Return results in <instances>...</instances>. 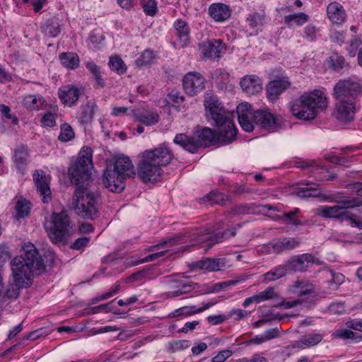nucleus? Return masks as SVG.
Masks as SVG:
<instances>
[{"label":"nucleus","mask_w":362,"mask_h":362,"mask_svg":"<svg viewBox=\"0 0 362 362\" xmlns=\"http://www.w3.org/2000/svg\"><path fill=\"white\" fill-rule=\"evenodd\" d=\"M153 59V53L150 50H145L136 59V64L139 66H145L151 62Z\"/></svg>","instance_id":"obj_53"},{"label":"nucleus","mask_w":362,"mask_h":362,"mask_svg":"<svg viewBox=\"0 0 362 362\" xmlns=\"http://www.w3.org/2000/svg\"><path fill=\"white\" fill-rule=\"evenodd\" d=\"M55 261L54 254L48 252L45 259L40 255L34 245L28 246L23 252L11 262L13 283H9L4 291L0 290V301L16 299L23 288H28L33 284L35 276H40L46 270V266L52 267Z\"/></svg>","instance_id":"obj_2"},{"label":"nucleus","mask_w":362,"mask_h":362,"mask_svg":"<svg viewBox=\"0 0 362 362\" xmlns=\"http://www.w3.org/2000/svg\"><path fill=\"white\" fill-rule=\"evenodd\" d=\"M81 111L77 116L78 120L83 124L90 122L95 115L97 105L93 102H88L81 107Z\"/></svg>","instance_id":"obj_35"},{"label":"nucleus","mask_w":362,"mask_h":362,"mask_svg":"<svg viewBox=\"0 0 362 362\" xmlns=\"http://www.w3.org/2000/svg\"><path fill=\"white\" fill-rule=\"evenodd\" d=\"M237 115L238 118L239 119L240 117H253V112L251 110V105L248 103H241L238 105L237 107Z\"/></svg>","instance_id":"obj_54"},{"label":"nucleus","mask_w":362,"mask_h":362,"mask_svg":"<svg viewBox=\"0 0 362 362\" xmlns=\"http://www.w3.org/2000/svg\"><path fill=\"white\" fill-rule=\"evenodd\" d=\"M171 288L173 291L167 293L168 298H175L182 294L189 293L194 288L191 284L189 277L182 276L180 279H173L170 281Z\"/></svg>","instance_id":"obj_21"},{"label":"nucleus","mask_w":362,"mask_h":362,"mask_svg":"<svg viewBox=\"0 0 362 362\" xmlns=\"http://www.w3.org/2000/svg\"><path fill=\"white\" fill-rule=\"evenodd\" d=\"M134 165L128 156L116 158L113 169L107 168L103 173V183L112 192H120L125 187L124 180L135 175Z\"/></svg>","instance_id":"obj_5"},{"label":"nucleus","mask_w":362,"mask_h":362,"mask_svg":"<svg viewBox=\"0 0 362 362\" xmlns=\"http://www.w3.org/2000/svg\"><path fill=\"white\" fill-rule=\"evenodd\" d=\"M14 209L16 211L14 218L16 220L28 218L30 215V202L26 199L21 198L16 201Z\"/></svg>","instance_id":"obj_38"},{"label":"nucleus","mask_w":362,"mask_h":362,"mask_svg":"<svg viewBox=\"0 0 362 362\" xmlns=\"http://www.w3.org/2000/svg\"><path fill=\"white\" fill-rule=\"evenodd\" d=\"M233 354L232 350L226 349L220 351L215 356L211 358V362H225Z\"/></svg>","instance_id":"obj_56"},{"label":"nucleus","mask_w":362,"mask_h":362,"mask_svg":"<svg viewBox=\"0 0 362 362\" xmlns=\"http://www.w3.org/2000/svg\"><path fill=\"white\" fill-rule=\"evenodd\" d=\"M40 122L43 126L52 127L56 124V118L53 113L47 112L42 117Z\"/></svg>","instance_id":"obj_58"},{"label":"nucleus","mask_w":362,"mask_h":362,"mask_svg":"<svg viewBox=\"0 0 362 362\" xmlns=\"http://www.w3.org/2000/svg\"><path fill=\"white\" fill-rule=\"evenodd\" d=\"M204 107L209 120L221 131V135L227 142H233L236 139L238 129L235 127L232 115L226 111L221 103L215 95L207 93L204 100Z\"/></svg>","instance_id":"obj_4"},{"label":"nucleus","mask_w":362,"mask_h":362,"mask_svg":"<svg viewBox=\"0 0 362 362\" xmlns=\"http://www.w3.org/2000/svg\"><path fill=\"white\" fill-rule=\"evenodd\" d=\"M238 122L244 131L250 132L253 130L255 122L252 117H240Z\"/></svg>","instance_id":"obj_52"},{"label":"nucleus","mask_w":362,"mask_h":362,"mask_svg":"<svg viewBox=\"0 0 362 362\" xmlns=\"http://www.w3.org/2000/svg\"><path fill=\"white\" fill-rule=\"evenodd\" d=\"M250 313L241 309H232L229 313L227 317H233L235 320H240L244 317L248 316Z\"/></svg>","instance_id":"obj_59"},{"label":"nucleus","mask_w":362,"mask_h":362,"mask_svg":"<svg viewBox=\"0 0 362 362\" xmlns=\"http://www.w3.org/2000/svg\"><path fill=\"white\" fill-rule=\"evenodd\" d=\"M146 274L147 272L145 270L139 271L128 276L126 279V282L129 284L142 280L146 277Z\"/></svg>","instance_id":"obj_63"},{"label":"nucleus","mask_w":362,"mask_h":362,"mask_svg":"<svg viewBox=\"0 0 362 362\" xmlns=\"http://www.w3.org/2000/svg\"><path fill=\"white\" fill-rule=\"evenodd\" d=\"M14 162L20 171H23L28 163L29 150L27 146L21 145L14 150Z\"/></svg>","instance_id":"obj_31"},{"label":"nucleus","mask_w":362,"mask_h":362,"mask_svg":"<svg viewBox=\"0 0 362 362\" xmlns=\"http://www.w3.org/2000/svg\"><path fill=\"white\" fill-rule=\"evenodd\" d=\"M137 120L146 126L155 124L159 121V115L156 112L140 114L136 117Z\"/></svg>","instance_id":"obj_46"},{"label":"nucleus","mask_w":362,"mask_h":362,"mask_svg":"<svg viewBox=\"0 0 362 362\" xmlns=\"http://www.w3.org/2000/svg\"><path fill=\"white\" fill-rule=\"evenodd\" d=\"M173 154L164 145L146 150L138 156L137 175L144 182H155L163 175V167L173 160Z\"/></svg>","instance_id":"obj_3"},{"label":"nucleus","mask_w":362,"mask_h":362,"mask_svg":"<svg viewBox=\"0 0 362 362\" xmlns=\"http://www.w3.org/2000/svg\"><path fill=\"white\" fill-rule=\"evenodd\" d=\"M247 22L251 28L262 26L266 23V13L264 10H252L247 17Z\"/></svg>","instance_id":"obj_40"},{"label":"nucleus","mask_w":362,"mask_h":362,"mask_svg":"<svg viewBox=\"0 0 362 362\" xmlns=\"http://www.w3.org/2000/svg\"><path fill=\"white\" fill-rule=\"evenodd\" d=\"M291 86L288 77H283L270 81L267 86V98L270 101L276 100L279 95Z\"/></svg>","instance_id":"obj_17"},{"label":"nucleus","mask_w":362,"mask_h":362,"mask_svg":"<svg viewBox=\"0 0 362 362\" xmlns=\"http://www.w3.org/2000/svg\"><path fill=\"white\" fill-rule=\"evenodd\" d=\"M300 210L298 208L294 209L291 211L285 212L281 216L279 217V220L282 221L285 224L291 226H301L303 224L300 217L298 216Z\"/></svg>","instance_id":"obj_41"},{"label":"nucleus","mask_w":362,"mask_h":362,"mask_svg":"<svg viewBox=\"0 0 362 362\" xmlns=\"http://www.w3.org/2000/svg\"><path fill=\"white\" fill-rule=\"evenodd\" d=\"M226 267V259L224 258H204L201 260L193 262L192 269H202L209 272H215L221 269Z\"/></svg>","instance_id":"obj_22"},{"label":"nucleus","mask_w":362,"mask_h":362,"mask_svg":"<svg viewBox=\"0 0 362 362\" xmlns=\"http://www.w3.org/2000/svg\"><path fill=\"white\" fill-rule=\"evenodd\" d=\"M75 137V133L72 127L68 123H64L60 127V134L58 139L63 142L71 141Z\"/></svg>","instance_id":"obj_45"},{"label":"nucleus","mask_w":362,"mask_h":362,"mask_svg":"<svg viewBox=\"0 0 362 362\" xmlns=\"http://www.w3.org/2000/svg\"><path fill=\"white\" fill-rule=\"evenodd\" d=\"M23 105L28 110L37 111L45 109L47 103L40 95H28L23 99Z\"/></svg>","instance_id":"obj_32"},{"label":"nucleus","mask_w":362,"mask_h":362,"mask_svg":"<svg viewBox=\"0 0 362 362\" xmlns=\"http://www.w3.org/2000/svg\"><path fill=\"white\" fill-rule=\"evenodd\" d=\"M362 86L356 81L351 79L339 81L334 86V94L337 99L354 100L361 93Z\"/></svg>","instance_id":"obj_9"},{"label":"nucleus","mask_w":362,"mask_h":362,"mask_svg":"<svg viewBox=\"0 0 362 362\" xmlns=\"http://www.w3.org/2000/svg\"><path fill=\"white\" fill-rule=\"evenodd\" d=\"M173 142L192 153H196L199 149L198 142L196 141L194 133L192 136L182 133L177 134L173 139Z\"/></svg>","instance_id":"obj_25"},{"label":"nucleus","mask_w":362,"mask_h":362,"mask_svg":"<svg viewBox=\"0 0 362 362\" xmlns=\"http://www.w3.org/2000/svg\"><path fill=\"white\" fill-rule=\"evenodd\" d=\"M0 111L1 114L4 115L7 119H11L13 124H18V119L16 116H13L10 114L11 108L8 106L4 104L1 105Z\"/></svg>","instance_id":"obj_62"},{"label":"nucleus","mask_w":362,"mask_h":362,"mask_svg":"<svg viewBox=\"0 0 362 362\" xmlns=\"http://www.w3.org/2000/svg\"><path fill=\"white\" fill-rule=\"evenodd\" d=\"M37 190L44 203H49L52 199V192L49 187L48 177L42 170H37L33 175Z\"/></svg>","instance_id":"obj_15"},{"label":"nucleus","mask_w":362,"mask_h":362,"mask_svg":"<svg viewBox=\"0 0 362 362\" xmlns=\"http://www.w3.org/2000/svg\"><path fill=\"white\" fill-rule=\"evenodd\" d=\"M290 293L295 294L298 297L308 296L306 298L308 303H315L317 298L316 293L314 291V286L312 284L305 280H296L288 288Z\"/></svg>","instance_id":"obj_14"},{"label":"nucleus","mask_w":362,"mask_h":362,"mask_svg":"<svg viewBox=\"0 0 362 362\" xmlns=\"http://www.w3.org/2000/svg\"><path fill=\"white\" fill-rule=\"evenodd\" d=\"M243 90L248 95L258 93L262 89L261 79L255 76H246L240 83Z\"/></svg>","instance_id":"obj_26"},{"label":"nucleus","mask_w":362,"mask_h":362,"mask_svg":"<svg viewBox=\"0 0 362 362\" xmlns=\"http://www.w3.org/2000/svg\"><path fill=\"white\" fill-rule=\"evenodd\" d=\"M85 64L95 81L94 88L96 89L104 88L105 82L101 75L100 68L92 60L86 62Z\"/></svg>","instance_id":"obj_34"},{"label":"nucleus","mask_w":362,"mask_h":362,"mask_svg":"<svg viewBox=\"0 0 362 362\" xmlns=\"http://www.w3.org/2000/svg\"><path fill=\"white\" fill-rule=\"evenodd\" d=\"M83 90L74 85L62 86L58 90V97L64 105L69 107L76 105Z\"/></svg>","instance_id":"obj_13"},{"label":"nucleus","mask_w":362,"mask_h":362,"mask_svg":"<svg viewBox=\"0 0 362 362\" xmlns=\"http://www.w3.org/2000/svg\"><path fill=\"white\" fill-rule=\"evenodd\" d=\"M90 238L89 237H81L77 238L70 246V248L76 250H79L85 247H86Z\"/></svg>","instance_id":"obj_57"},{"label":"nucleus","mask_w":362,"mask_h":362,"mask_svg":"<svg viewBox=\"0 0 362 362\" xmlns=\"http://www.w3.org/2000/svg\"><path fill=\"white\" fill-rule=\"evenodd\" d=\"M190 346L189 340H177L169 343V351L175 353L176 351L184 350Z\"/></svg>","instance_id":"obj_51"},{"label":"nucleus","mask_w":362,"mask_h":362,"mask_svg":"<svg viewBox=\"0 0 362 362\" xmlns=\"http://www.w3.org/2000/svg\"><path fill=\"white\" fill-rule=\"evenodd\" d=\"M144 12L150 16H154L157 11V2L156 0H140Z\"/></svg>","instance_id":"obj_47"},{"label":"nucleus","mask_w":362,"mask_h":362,"mask_svg":"<svg viewBox=\"0 0 362 362\" xmlns=\"http://www.w3.org/2000/svg\"><path fill=\"white\" fill-rule=\"evenodd\" d=\"M329 67L333 71L339 72L349 67L345 58L337 52H333L327 59Z\"/></svg>","instance_id":"obj_36"},{"label":"nucleus","mask_w":362,"mask_h":362,"mask_svg":"<svg viewBox=\"0 0 362 362\" xmlns=\"http://www.w3.org/2000/svg\"><path fill=\"white\" fill-rule=\"evenodd\" d=\"M317 32V29L315 25H308L304 29V37L310 42H313L316 39Z\"/></svg>","instance_id":"obj_55"},{"label":"nucleus","mask_w":362,"mask_h":362,"mask_svg":"<svg viewBox=\"0 0 362 362\" xmlns=\"http://www.w3.org/2000/svg\"><path fill=\"white\" fill-rule=\"evenodd\" d=\"M61 64L67 69L74 70L79 66L80 59L75 52H66L59 54Z\"/></svg>","instance_id":"obj_33"},{"label":"nucleus","mask_w":362,"mask_h":362,"mask_svg":"<svg viewBox=\"0 0 362 362\" xmlns=\"http://www.w3.org/2000/svg\"><path fill=\"white\" fill-rule=\"evenodd\" d=\"M209 16L216 22H224L231 16L229 6L223 3H214L208 8Z\"/></svg>","instance_id":"obj_23"},{"label":"nucleus","mask_w":362,"mask_h":362,"mask_svg":"<svg viewBox=\"0 0 362 362\" xmlns=\"http://www.w3.org/2000/svg\"><path fill=\"white\" fill-rule=\"evenodd\" d=\"M344 211L337 204L335 206H325L315 211L316 215L324 218H333L341 222Z\"/></svg>","instance_id":"obj_29"},{"label":"nucleus","mask_w":362,"mask_h":362,"mask_svg":"<svg viewBox=\"0 0 362 362\" xmlns=\"http://www.w3.org/2000/svg\"><path fill=\"white\" fill-rule=\"evenodd\" d=\"M108 65L110 69L118 74H124L127 71V66L124 61L119 57H111Z\"/></svg>","instance_id":"obj_44"},{"label":"nucleus","mask_w":362,"mask_h":362,"mask_svg":"<svg viewBox=\"0 0 362 362\" xmlns=\"http://www.w3.org/2000/svg\"><path fill=\"white\" fill-rule=\"evenodd\" d=\"M315 258L310 254H303L291 257L284 264L288 272H304L308 264L315 263Z\"/></svg>","instance_id":"obj_12"},{"label":"nucleus","mask_w":362,"mask_h":362,"mask_svg":"<svg viewBox=\"0 0 362 362\" xmlns=\"http://www.w3.org/2000/svg\"><path fill=\"white\" fill-rule=\"evenodd\" d=\"M253 121L256 125L265 129L274 131L278 128L274 115L268 111L256 110L253 112Z\"/></svg>","instance_id":"obj_18"},{"label":"nucleus","mask_w":362,"mask_h":362,"mask_svg":"<svg viewBox=\"0 0 362 362\" xmlns=\"http://www.w3.org/2000/svg\"><path fill=\"white\" fill-rule=\"evenodd\" d=\"M228 319L225 315H210L207 317V321L209 324L212 325H216L221 324Z\"/></svg>","instance_id":"obj_64"},{"label":"nucleus","mask_w":362,"mask_h":362,"mask_svg":"<svg viewBox=\"0 0 362 362\" xmlns=\"http://www.w3.org/2000/svg\"><path fill=\"white\" fill-rule=\"evenodd\" d=\"M204 202H209L211 204H225V195L221 192H211L203 197Z\"/></svg>","instance_id":"obj_48"},{"label":"nucleus","mask_w":362,"mask_h":362,"mask_svg":"<svg viewBox=\"0 0 362 362\" xmlns=\"http://www.w3.org/2000/svg\"><path fill=\"white\" fill-rule=\"evenodd\" d=\"M41 31L47 37H56L61 33L59 20L57 17L47 19L40 27Z\"/></svg>","instance_id":"obj_28"},{"label":"nucleus","mask_w":362,"mask_h":362,"mask_svg":"<svg viewBox=\"0 0 362 362\" xmlns=\"http://www.w3.org/2000/svg\"><path fill=\"white\" fill-rule=\"evenodd\" d=\"M323 334L320 333H310L300 337V342L306 347H312L322 341Z\"/></svg>","instance_id":"obj_43"},{"label":"nucleus","mask_w":362,"mask_h":362,"mask_svg":"<svg viewBox=\"0 0 362 362\" xmlns=\"http://www.w3.org/2000/svg\"><path fill=\"white\" fill-rule=\"evenodd\" d=\"M285 264H279L263 275V282L268 283L284 277L288 274Z\"/></svg>","instance_id":"obj_39"},{"label":"nucleus","mask_w":362,"mask_h":362,"mask_svg":"<svg viewBox=\"0 0 362 362\" xmlns=\"http://www.w3.org/2000/svg\"><path fill=\"white\" fill-rule=\"evenodd\" d=\"M218 133L209 127H204L200 129L194 130V136H196V141L198 142V148L201 147H208L214 145L217 142H221L223 144H228L231 142H226L221 135V131L218 129Z\"/></svg>","instance_id":"obj_10"},{"label":"nucleus","mask_w":362,"mask_h":362,"mask_svg":"<svg viewBox=\"0 0 362 362\" xmlns=\"http://www.w3.org/2000/svg\"><path fill=\"white\" fill-rule=\"evenodd\" d=\"M326 106V97L324 93L320 90L304 93L299 98L289 103V109L293 115L303 120L315 118L317 110Z\"/></svg>","instance_id":"obj_6"},{"label":"nucleus","mask_w":362,"mask_h":362,"mask_svg":"<svg viewBox=\"0 0 362 362\" xmlns=\"http://www.w3.org/2000/svg\"><path fill=\"white\" fill-rule=\"evenodd\" d=\"M255 296L257 300V303H260L263 301L277 298L278 294L275 292L273 287H268L264 291L255 294Z\"/></svg>","instance_id":"obj_50"},{"label":"nucleus","mask_w":362,"mask_h":362,"mask_svg":"<svg viewBox=\"0 0 362 362\" xmlns=\"http://www.w3.org/2000/svg\"><path fill=\"white\" fill-rule=\"evenodd\" d=\"M299 245V241L294 238H283L277 240L273 245L275 252L279 253L285 250L294 249Z\"/></svg>","instance_id":"obj_37"},{"label":"nucleus","mask_w":362,"mask_h":362,"mask_svg":"<svg viewBox=\"0 0 362 362\" xmlns=\"http://www.w3.org/2000/svg\"><path fill=\"white\" fill-rule=\"evenodd\" d=\"M224 49L223 44L220 40H212L199 45V49L204 58L215 59L220 57Z\"/></svg>","instance_id":"obj_20"},{"label":"nucleus","mask_w":362,"mask_h":362,"mask_svg":"<svg viewBox=\"0 0 362 362\" xmlns=\"http://www.w3.org/2000/svg\"><path fill=\"white\" fill-rule=\"evenodd\" d=\"M317 186L318 185L306 183L304 187H298L295 194L300 198L318 197L323 201V196L325 194L321 193Z\"/></svg>","instance_id":"obj_30"},{"label":"nucleus","mask_w":362,"mask_h":362,"mask_svg":"<svg viewBox=\"0 0 362 362\" xmlns=\"http://www.w3.org/2000/svg\"><path fill=\"white\" fill-rule=\"evenodd\" d=\"M70 218L65 211L52 214L49 226L45 225V230L53 243L65 242L70 236Z\"/></svg>","instance_id":"obj_8"},{"label":"nucleus","mask_w":362,"mask_h":362,"mask_svg":"<svg viewBox=\"0 0 362 362\" xmlns=\"http://www.w3.org/2000/svg\"><path fill=\"white\" fill-rule=\"evenodd\" d=\"M323 201H330L337 203L341 211H347L346 209L362 206V197L349 198L329 194L323 196Z\"/></svg>","instance_id":"obj_19"},{"label":"nucleus","mask_w":362,"mask_h":362,"mask_svg":"<svg viewBox=\"0 0 362 362\" xmlns=\"http://www.w3.org/2000/svg\"><path fill=\"white\" fill-rule=\"evenodd\" d=\"M334 335L337 338L348 339H353L355 336V334L351 329H340L337 330L334 333Z\"/></svg>","instance_id":"obj_60"},{"label":"nucleus","mask_w":362,"mask_h":362,"mask_svg":"<svg viewBox=\"0 0 362 362\" xmlns=\"http://www.w3.org/2000/svg\"><path fill=\"white\" fill-rule=\"evenodd\" d=\"M183 88L186 94L194 96L205 88V78L198 72H189L182 79Z\"/></svg>","instance_id":"obj_11"},{"label":"nucleus","mask_w":362,"mask_h":362,"mask_svg":"<svg viewBox=\"0 0 362 362\" xmlns=\"http://www.w3.org/2000/svg\"><path fill=\"white\" fill-rule=\"evenodd\" d=\"M236 235V230L235 228L227 229L223 232H218L215 235H209V234H199L197 232L193 233L192 235L189 233H186L183 236L182 235H175L170 238L163 240L160 243H158L156 247H170L177 243H180L182 238H185L187 239H189L190 240L194 241L190 247L196 246L198 244H205L206 249L209 250L214 245L223 242L225 240H227L231 237H234Z\"/></svg>","instance_id":"obj_7"},{"label":"nucleus","mask_w":362,"mask_h":362,"mask_svg":"<svg viewBox=\"0 0 362 362\" xmlns=\"http://www.w3.org/2000/svg\"><path fill=\"white\" fill-rule=\"evenodd\" d=\"M92 156L91 148L83 147L69 168L71 182L76 187L75 210L79 216L91 220L98 216L100 200V185L91 177Z\"/></svg>","instance_id":"obj_1"},{"label":"nucleus","mask_w":362,"mask_h":362,"mask_svg":"<svg viewBox=\"0 0 362 362\" xmlns=\"http://www.w3.org/2000/svg\"><path fill=\"white\" fill-rule=\"evenodd\" d=\"M338 100L339 102L336 104V117L344 122L353 119L356 110L354 102L344 98Z\"/></svg>","instance_id":"obj_16"},{"label":"nucleus","mask_w":362,"mask_h":362,"mask_svg":"<svg viewBox=\"0 0 362 362\" xmlns=\"http://www.w3.org/2000/svg\"><path fill=\"white\" fill-rule=\"evenodd\" d=\"M308 19V16L304 13L288 15L284 18L286 23L290 24L292 21H294L298 25H300L307 22Z\"/></svg>","instance_id":"obj_49"},{"label":"nucleus","mask_w":362,"mask_h":362,"mask_svg":"<svg viewBox=\"0 0 362 362\" xmlns=\"http://www.w3.org/2000/svg\"><path fill=\"white\" fill-rule=\"evenodd\" d=\"M344 221L348 222L351 227L362 229V218L358 214L349 211H344L341 223Z\"/></svg>","instance_id":"obj_42"},{"label":"nucleus","mask_w":362,"mask_h":362,"mask_svg":"<svg viewBox=\"0 0 362 362\" xmlns=\"http://www.w3.org/2000/svg\"><path fill=\"white\" fill-rule=\"evenodd\" d=\"M176 30V35L180 40V46L185 47L189 42V28L186 21L182 19H177L173 24Z\"/></svg>","instance_id":"obj_27"},{"label":"nucleus","mask_w":362,"mask_h":362,"mask_svg":"<svg viewBox=\"0 0 362 362\" xmlns=\"http://www.w3.org/2000/svg\"><path fill=\"white\" fill-rule=\"evenodd\" d=\"M327 16L333 24L342 25L346 19L343 6L337 1L331 2L327 7Z\"/></svg>","instance_id":"obj_24"},{"label":"nucleus","mask_w":362,"mask_h":362,"mask_svg":"<svg viewBox=\"0 0 362 362\" xmlns=\"http://www.w3.org/2000/svg\"><path fill=\"white\" fill-rule=\"evenodd\" d=\"M303 303H308V300L304 298H298L291 301L283 300L279 305L280 307H283L284 309H289Z\"/></svg>","instance_id":"obj_61"}]
</instances>
